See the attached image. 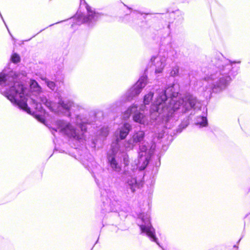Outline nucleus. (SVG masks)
Segmentation results:
<instances>
[{"mask_svg": "<svg viewBox=\"0 0 250 250\" xmlns=\"http://www.w3.org/2000/svg\"><path fill=\"white\" fill-rule=\"evenodd\" d=\"M83 4L86 9L87 14L82 13L78 10L76 13L71 18L65 20H62L56 22V23L49 25L48 27H51L57 24L63 22H72L71 27L73 29L76 28V26H79L82 24H86L88 27L92 28L95 26L98 20L103 16L101 13L96 12L95 10H93L85 0H80V6Z\"/></svg>", "mask_w": 250, "mask_h": 250, "instance_id": "8", "label": "nucleus"}, {"mask_svg": "<svg viewBox=\"0 0 250 250\" xmlns=\"http://www.w3.org/2000/svg\"><path fill=\"white\" fill-rule=\"evenodd\" d=\"M93 118L94 120L90 121L86 115L77 114L75 115V125L63 120H57L55 121L56 127H51L50 129L54 136V133L59 130L61 133L67 136L70 140L75 142L76 144L75 146H78L85 141L87 125H94V122L96 116L95 115Z\"/></svg>", "mask_w": 250, "mask_h": 250, "instance_id": "6", "label": "nucleus"}, {"mask_svg": "<svg viewBox=\"0 0 250 250\" xmlns=\"http://www.w3.org/2000/svg\"><path fill=\"white\" fill-rule=\"evenodd\" d=\"M233 248L234 249H238V245L236 244V245H233Z\"/></svg>", "mask_w": 250, "mask_h": 250, "instance_id": "25", "label": "nucleus"}, {"mask_svg": "<svg viewBox=\"0 0 250 250\" xmlns=\"http://www.w3.org/2000/svg\"><path fill=\"white\" fill-rule=\"evenodd\" d=\"M48 28V27H46V28H44V29H42V30H40V31H39L37 34H38V33H39L41 32L43 30H44L45 29H46V28Z\"/></svg>", "mask_w": 250, "mask_h": 250, "instance_id": "28", "label": "nucleus"}, {"mask_svg": "<svg viewBox=\"0 0 250 250\" xmlns=\"http://www.w3.org/2000/svg\"><path fill=\"white\" fill-rule=\"evenodd\" d=\"M0 17L1 19V20H2V21H3V22H4V24L5 25V26H6V28H7V30H8V32H9V34H10V35L11 36V37L12 38H13V37L12 35L11 34V33H10V31H9V29H8V27H7V25H6V23H5V22L4 20V19H3V17H2V15H1V14H0Z\"/></svg>", "mask_w": 250, "mask_h": 250, "instance_id": "21", "label": "nucleus"}, {"mask_svg": "<svg viewBox=\"0 0 250 250\" xmlns=\"http://www.w3.org/2000/svg\"><path fill=\"white\" fill-rule=\"evenodd\" d=\"M97 138H98V136H96L94 139H92V144L94 146V147H96V146L97 145Z\"/></svg>", "mask_w": 250, "mask_h": 250, "instance_id": "23", "label": "nucleus"}, {"mask_svg": "<svg viewBox=\"0 0 250 250\" xmlns=\"http://www.w3.org/2000/svg\"><path fill=\"white\" fill-rule=\"evenodd\" d=\"M132 130V126L130 123L124 122L114 132L110 146L125 149L126 138Z\"/></svg>", "mask_w": 250, "mask_h": 250, "instance_id": "10", "label": "nucleus"}, {"mask_svg": "<svg viewBox=\"0 0 250 250\" xmlns=\"http://www.w3.org/2000/svg\"><path fill=\"white\" fill-rule=\"evenodd\" d=\"M183 20V17L182 15H181L180 18H179L178 20L182 21Z\"/></svg>", "mask_w": 250, "mask_h": 250, "instance_id": "26", "label": "nucleus"}, {"mask_svg": "<svg viewBox=\"0 0 250 250\" xmlns=\"http://www.w3.org/2000/svg\"><path fill=\"white\" fill-rule=\"evenodd\" d=\"M157 93L158 96L152 103L149 110H146L147 113L149 112L148 115L139 111V105L136 104H132L124 112L126 119L133 114V120L139 125L134 129L130 138L126 141L125 150L128 151L136 145H139V154L140 147L146 146L147 151H150L151 153L149 163L154 155V148L143 145L145 132L165 133V129L170 128L169 122L178 111L184 114L195 110L196 107H201L200 101L195 96L189 92H186L182 95L180 92V85L176 83L158 89Z\"/></svg>", "mask_w": 250, "mask_h": 250, "instance_id": "1", "label": "nucleus"}, {"mask_svg": "<svg viewBox=\"0 0 250 250\" xmlns=\"http://www.w3.org/2000/svg\"><path fill=\"white\" fill-rule=\"evenodd\" d=\"M143 108H144V107H143V106H142V107H140V109H142Z\"/></svg>", "mask_w": 250, "mask_h": 250, "instance_id": "29", "label": "nucleus"}, {"mask_svg": "<svg viewBox=\"0 0 250 250\" xmlns=\"http://www.w3.org/2000/svg\"><path fill=\"white\" fill-rule=\"evenodd\" d=\"M146 206V209H141L140 212L137 214L136 222L137 225L139 227L140 234L147 236L151 241L156 243L162 250H166L159 242L158 238L156 235L155 229L152 225L150 212V207L148 203Z\"/></svg>", "mask_w": 250, "mask_h": 250, "instance_id": "9", "label": "nucleus"}, {"mask_svg": "<svg viewBox=\"0 0 250 250\" xmlns=\"http://www.w3.org/2000/svg\"><path fill=\"white\" fill-rule=\"evenodd\" d=\"M95 181L99 188L101 197V213L105 214L111 212L118 213L119 211H128L129 208V204L126 201L114 195L108 189H102L99 180L95 177Z\"/></svg>", "mask_w": 250, "mask_h": 250, "instance_id": "7", "label": "nucleus"}, {"mask_svg": "<svg viewBox=\"0 0 250 250\" xmlns=\"http://www.w3.org/2000/svg\"><path fill=\"white\" fill-rule=\"evenodd\" d=\"M127 151L125 149L110 146L106 153V161L108 170L119 173L120 179L122 183V192L124 198L129 201L132 198L138 189L143 186V182L135 176L137 170L143 171L149 164L151 152L146 146L140 147L139 157L131 164Z\"/></svg>", "mask_w": 250, "mask_h": 250, "instance_id": "4", "label": "nucleus"}, {"mask_svg": "<svg viewBox=\"0 0 250 250\" xmlns=\"http://www.w3.org/2000/svg\"><path fill=\"white\" fill-rule=\"evenodd\" d=\"M179 74V67L177 65L173 66L170 71V75L172 77L178 76Z\"/></svg>", "mask_w": 250, "mask_h": 250, "instance_id": "18", "label": "nucleus"}, {"mask_svg": "<svg viewBox=\"0 0 250 250\" xmlns=\"http://www.w3.org/2000/svg\"><path fill=\"white\" fill-rule=\"evenodd\" d=\"M130 13L126 14L124 20L137 32L142 33L149 27L154 28L158 35L161 36L158 54L152 56L149 64L146 66L142 75L138 81L121 97L119 100L110 104L108 110L113 113H117L127 102H130L138 97L148 83L147 76L149 65L155 70V74L159 75L163 72L166 62L168 57H178L177 45L173 41L171 36V26L176 19L175 16L181 15L179 10L166 13H159L155 16L137 10H129Z\"/></svg>", "mask_w": 250, "mask_h": 250, "instance_id": "2", "label": "nucleus"}, {"mask_svg": "<svg viewBox=\"0 0 250 250\" xmlns=\"http://www.w3.org/2000/svg\"><path fill=\"white\" fill-rule=\"evenodd\" d=\"M100 236V235L99 236ZM99 237H98V239L97 240V241H96V242L95 243L94 246H93V247L92 248V249H91V250H92V249H93V247H94V246L98 243V241H99Z\"/></svg>", "mask_w": 250, "mask_h": 250, "instance_id": "24", "label": "nucleus"}, {"mask_svg": "<svg viewBox=\"0 0 250 250\" xmlns=\"http://www.w3.org/2000/svg\"><path fill=\"white\" fill-rule=\"evenodd\" d=\"M158 157V161L155 162L154 167L155 168L153 169V172L154 171V174H156L158 171V169L159 167L161 165V156L159 155L157 156Z\"/></svg>", "mask_w": 250, "mask_h": 250, "instance_id": "19", "label": "nucleus"}, {"mask_svg": "<svg viewBox=\"0 0 250 250\" xmlns=\"http://www.w3.org/2000/svg\"><path fill=\"white\" fill-rule=\"evenodd\" d=\"M42 79L49 89L52 91H54L55 89L56 84L54 82L50 81L46 78H42Z\"/></svg>", "mask_w": 250, "mask_h": 250, "instance_id": "16", "label": "nucleus"}, {"mask_svg": "<svg viewBox=\"0 0 250 250\" xmlns=\"http://www.w3.org/2000/svg\"><path fill=\"white\" fill-rule=\"evenodd\" d=\"M242 237H243V236H242V237H241L239 239V240L237 241V245H238V244H239V243H240V242L241 240L242 239Z\"/></svg>", "mask_w": 250, "mask_h": 250, "instance_id": "27", "label": "nucleus"}, {"mask_svg": "<svg viewBox=\"0 0 250 250\" xmlns=\"http://www.w3.org/2000/svg\"><path fill=\"white\" fill-rule=\"evenodd\" d=\"M240 61H231L226 58L222 53L216 52L211 58L208 75L205 80L210 83L209 98L213 94L220 93L226 89L232 79L237 75Z\"/></svg>", "mask_w": 250, "mask_h": 250, "instance_id": "5", "label": "nucleus"}, {"mask_svg": "<svg viewBox=\"0 0 250 250\" xmlns=\"http://www.w3.org/2000/svg\"><path fill=\"white\" fill-rule=\"evenodd\" d=\"M109 133V129L108 127L103 126L98 131V137L101 139L104 140L106 138Z\"/></svg>", "mask_w": 250, "mask_h": 250, "instance_id": "13", "label": "nucleus"}, {"mask_svg": "<svg viewBox=\"0 0 250 250\" xmlns=\"http://www.w3.org/2000/svg\"><path fill=\"white\" fill-rule=\"evenodd\" d=\"M62 68H60L59 70L56 72L55 74V80L57 82H62L63 81L64 76L62 73Z\"/></svg>", "mask_w": 250, "mask_h": 250, "instance_id": "17", "label": "nucleus"}, {"mask_svg": "<svg viewBox=\"0 0 250 250\" xmlns=\"http://www.w3.org/2000/svg\"><path fill=\"white\" fill-rule=\"evenodd\" d=\"M207 115V108L206 106H204L202 115L197 116L195 120V125L199 128L207 126L208 125Z\"/></svg>", "mask_w": 250, "mask_h": 250, "instance_id": "12", "label": "nucleus"}, {"mask_svg": "<svg viewBox=\"0 0 250 250\" xmlns=\"http://www.w3.org/2000/svg\"><path fill=\"white\" fill-rule=\"evenodd\" d=\"M0 17L1 19V20H2V21H3V22H4V24L5 25V26H6V28H7V30H8V32H9V34H10V35L11 36V37L12 38H13V37L12 35L11 34V33H10V31H9V29H8V27H7V25H6V23H5V22L4 20V19H3V17H2V15H1V14H0Z\"/></svg>", "mask_w": 250, "mask_h": 250, "instance_id": "22", "label": "nucleus"}, {"mask_svg": "<svg viewBox=\"0 0 250 250\" xmlns=\"http://www.w3.org/2000/svg\"><path fill=\"white\" fill-rule=\"evenodd\" d=\"M154 95V93L152 91H150L145 95L143 97V104L145 105H149L153 101Z\"/></svg>", "mask_w": 250, "mask_h": 250, "instance_id": "14", "label": "nucleus"}, {"mask_svg": "<svg viewBox=\"0 0 250 250\" xmlns=\"http://www.w3.org/2000/svg\"><path fill=\"white\" fill-rule=\"evenodd\" d=\"M56 149H56V147H55L54 151L56 150Z\"/></svg>", "mask_w": 250, "mask_h": 250, "instance_id": "30", "label": "nucleus"}, {"mask_svg": "<svg viewBox=\"0 0 250 250\" xmlns=\"http://www.w3.org/2000/svg\"><path fill=\"white\" fill-rule=\"evenodd\" d=\"M189 124V122L188 120L182 122L178 126L177 128L173 130L169 133V131L167 132V134H170V140L168 145H164L162 146V150L163 151L162 152L160 153V156H162L164 152L168 149V146L174 140V137H175L178 134L181 133L182 131L187 128Z\"/></svg>", "mask_w": 250, "mask_h": 250, "instance_id": "11", "label": "nucleus"}, {"mask_svg": "<svg viewBox=\"0 0 250 250\" xmlns=\"http://www.w3.org/2000/svg\"><path fill=\"white\" fill-rule=\"evenodd\" d=\"M21 58L18 53L16 52L12 53L10 59V63H13L15 64H18L19 62H21Z\"/></svg>", "mask_w": 250, "mask_h": 250, "instance_id": "15", "label": "nucleus"}, {"mask_svg": "<svg viewBox=\"0 0 250 250\" xmlns=\"http://www.w3.org/2000/svg\"><path fill=\"white\" fill-rule=\"evenodd\" d=\"M10 63L0 72V92L4 95L11 103L19 109L30 113L31 111L27 102L35 109L41 112L44 110V104L51 111L58 112L70 118L72 116L71 109L75 107V104L71 100L64 101L61 94L57 92L54 93V96L58 98L57 103L54 102L45 96L40 95L42 88L38 82L31 79L30 88L23 82L19 81L21 74L14 71L9 67ZM79 110L81 107L76 105Z\"/></svg>", "mask_w": 250, "mask_h": 250, "instance_id": "3", "label": "nucleus"}, {"mask_svg": "<svg viewBox=\"0 0 250 250\" xmlns=\"http://www.w3.org/2000/svg\"><path fill=\"white\" fill-rule=\"evenodd\" d=\"M0 17L1 19V20H2V21H3V22H4V24L5 25V26H6V28H7V30H8V32H9V34H10V35L11 36V37L12 38H13V37L12 35L11 34V33H10V31H9V29H8V27H7V25H6V23H5V22L4 20V19H3V17H2V15H1V14H0Z\"/></svg>", "mask_w": 250, "mask_h": 250, "instance_id": "20", "label": "nucleus"}]
</instances>
